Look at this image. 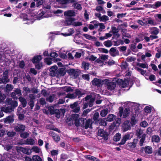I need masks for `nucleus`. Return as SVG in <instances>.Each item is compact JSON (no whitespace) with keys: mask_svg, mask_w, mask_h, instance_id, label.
Returning a JSON list of instances; mask_svg holds the SVG:
<instances>
[{"mask_svg":"<svg viewBox=\"0 0 161 161\" xmlns=\"http://www.w3.org/2000/svg\"><path fill=\"white\" fill-rule=\"evenodd\" d=\"M50 6L49 5L44 4V5L43 11L38 15V19H40L44 18L49 17L50 15Z\"/></svg>","mask_w":161,"mask_h":161,"instance_id":"f257e3e1","label":"nucleus"},{"mask_svg":"<svg viewBox=\"0 0 161 161\" xmlns=\"http://www.w3.org/2000/svg\"><path fill=\"white\" fill-rule=\"evenodd\" d=\"M58 108V104L56 103L51 106V115L54 114L55 117L59 119L60 117V111L57 109Z\"/></svg>","mask_w":161,"mask_h":161,"instance_id":"f03ea898","label":"nucleus"},{"mask_svg":"<svg viewBox=\"0 0 161 161\" xmlns=\"http://www.w3.org/2000/svg\"><path fill=\"white\" fill-rule=\"evenodd\" d=\"M14 130L16 132L19 133L24 132L26 128L25 125L22 124H17L14 126Z\"/></svg>","mask_w":161,"mask_h":161,"instance_id":"7ed1b4c3","label":"nucleus"},{"mask_svg":"<svg viewBox=\"0 0 161 161\" xmlns=\"http://www.w3.org/2000/svg\"><path fill=\"white\" fill-rule=\"evenodd\" d=\"M98 135L103 138L104 140L107 141L108 138V133L103 129H100L98 130Z\"/></svg>","mask_w":161,"mask_h":161,"instance_id":"20e7f679","label":"nucleus"},{"mask_svg":"<svg viewBox=\"0 0 161 161\" xmlns=\"http://www.w3.org/2000/svg\"><path fill=\"white\" fill-rule=\"evenodd\" d=\"M69 75L72 76L74 79H76L79 75V73L78 70L74 69H70L67 71Z\"/></svg>","mask_w":161,"mask_h":161,"instance_id":"39448f33","label":"nucleus"},{"mask_svg":"<svg viewBox=\"0 0 161 161\" xmlns=\"http://www.w3.org/2000/svg\"><path fill=\"white\" fill-rule=\"evenodd\" d=\"M105 83L107 84V88L108 90L111 91L114 90L116 87V84L114 82H110L108 79H106L105 80Z\"/></svg>","mask_w":161,"mask_h":161,"instance_id":"423d86ee","label":"nucleus"},{"mask_svg":"<svg viewBox=\"0 0 161 161\" xmlns=\"http://www.w3.org/2000/svg\"><path fill=\"white\" fill-rule=\"evenodd\" d=\"M70 108L73 109V111L75 113H78L80 110V108L78 105V102L76 101L73 104H71L69 105Z\"/></svg>","mask_w":161,"mask_h":161,"instance_id":"0eeeda50","label":"nucleus"},{"mask_svg":"<svg viewBox=\"0 0 161 161\" xmlns=\"http://www.w3.org/2000/svg\"><path fill=\"white\" fill-rule=\"evenodd\" d=\"M131 128L130 121L128 120L125 121L122 125V129L124 131H126L130 130Z\"/></svg>","mask_w":161,"mask_h":161,"instance_id":"6e6552de","label":"nucleus"},{"mask_svg":"<svg viewBox=\"0 0 161 161\" xmlns=\"http://www.w3.org/2000/svg\"><path fill=\"white\" fill-rule=\"evenodd\" d=\"M103 81L101 79L95 78L92 81V84L97 87H100L103 85Z\"/></svg>","mask_w":161,"mask_h":161,"instance_id":"1a4fd4ad","label":"nucleus"},{"mask_svg":"<svg viewBox=\"0 0 161 161\" xmlns=\"http://www.w3.org/2000/svg\"><path fill=\"white\" fill-rule=\"evenodd\" d=\"M74 18H71L68 20L67 22V24L68 25H72L74 26H77L82 25V23L81 22H75L74 21Z\"/></svg>","mask_w":161,"mask_h":161,"instance_id":"9d476101","label":"nucleus"},{"mask_svg":"<svg viewBox=\"0 0 161 161\" xmlns=\"http://www.w3.org/2000/svg\"><path fill=\"white\" fill-rule=\"evenodd\" d=\"M65 69V68H59L56 71V76H64L67 72Z\"/></svg>","mask_w":161,"mask_h":161,"instance_id":"9b49d317","label":"nucleus"},{"mask_svg":"<svg viewBox=\"0 0 161 161\" xmlns=\"http://www.w3.org/2000/svg\"><path fill=\"white\" fill-rule=\"evenodd\" d=\"M42 59L41 56L37 55L34 56L31 61L33 64H35L40 62Z\"/></svg>","mask_w":161,"mask_h":161,"instance_id":"f8f14e48","label":"nucleus"},{"mask_svg":"<svg viewBox=\"0 0 161 161\" xmlns=\"http://www.w3.org/2000/svg\"><path fill=\"white\" fill-rule=\"evenodd\" d=\"M136 114H132L130 119V122L132 126H134L137 123V119H136Z\"/></svg>","mask_w":161,"mask_h":161,"instance_id":"ddd939ff","label":"nucleus"},{"mask_svg":"<svg viewBox=\"0 0 161 161\" xmlns=\"http://www.w3.org/2000/svg\"><path fill=\"white\" fill-rule=\"evenodd\" d=\"M140 36L142 37L141 39H144L145 40H153L158 38V36L155 35H151L149 37L145 36L143 35H141Z\"/></svg>","mask_w":161,"mask_h":161,"instance_id":"4468645a","label":"nucleus"},{"mask_svg":"<svg viewBox=\"0 0 161 161\" xmlns=\"http://www.w3.org/2000/svg\"><path fill=\"white\" fill-rule=\"evenodd\" d=\"M92 121L90 119H88L86 121L83 127L85 129H87L88 128H92Z\"/></svg>","mask_w":161,"mask_h":161,"instance_id":"2eb2a0df","label":"nucleus"},{"mask_svg":"<svg viewBox=\"0 0 161 161\" xmlns=\"http://www.w3.org/2000/svg\"><path fill=\"white\" fill-rule=\"evenodd\" d=\"M138 141V140L137 139H134L133 142L129 143L128 144V146L130 149H134L136 147Z\"/></svg>","mask_w":161,"mask_h":161,"instance_id":"dca6fc26","label":"nucleus"},{"mask_svg":"<svg viewBox=\"0 0 161 161\" xmlns=\"http://www.w3.org/2000/svg\"><path fill=\"white\" fill-rule=\"evenodd\" d=\"M13 88L14 86L10 84H7L6 85L5 91L6 93L8 94L9 92L12 91Z\"/></svg>","mask_w":161,"mask_h":161,"instance_id":"f3484780","label":"nucleus"},{"mask_svg":"<svg viewBox=\"0 0 161 161\" xmlns=\"http://www.w3.org/2000/svg\"><path fill=\"white\" fill-rule=\"evenodd\" d=\"M81 90L80 89H77L75 90L74 93L76 98L78 97V98H79L85 94L84 93H82Z\"/></svg>","mask_w":161,"mask_h":161,"instance_id":"a211bd4d","label":"nucleus"},{"mask_svg":"<svg viewBox=\"0 0 161 161\" xmlns=\"http://www.w3.org/2000/svg\"><path fill=\"white\" fill-rule=\"evenodd\" d=\"M64 16H75V13L72 10H68L65 11L64 13Z\"/></svg>","mask_w":161,"mask_h":161,"instance_id":"6ab92c4d","label":"nucleus"},{"mask_svg":"<svg viewBox=\"0 0 161 161\" xmlns=\"http://www.w3.org/2000/svg\"><path fill=\"white\" fill-rule=\"evenodd\" d=\"M14 120L13 116H8L4 119V122L5 123H11L14 122Z\"/></svg>","mask_w":161,"mask_h":161,"instance_id":"aec40b11","label":"nucleus"},{"mask_svg":"<svg viewBox=\"0 0 161 161\" xmlns=\"http://www.w3.org/2000/svg\"><path fill=\"white\" fill-rule=\"evenodd\" d=\"M19 101L21 103L22 106L23 108H25L27 105V101L25 99L21 97H19Z\"/></svg>","mask_w":161,"mask_h":161,"instance_id":"412c9836","label":"nucleus"},{"mask_svg":"<svg viewBox=\"0 0 161 161\" xmlns=\"http://www.w3.org/2000/svg\"><path fill=\"white\" fill-rule=\"evenodd\" d=\"M115 120L110 125V126H114V127H117L119 126L121 122V119L120 118H118L116 119H115Z\"/></svg>","mask_w":161,"mask_h":161,"instance_id":"4be33fe9","label":"nucleus"},{"mask_svg":"<svg viewBox=\"0 0 161 161\" xmlns=\"http://www.w3.org/2000/svg\"><path fill=\"white\" fill-rule=\"evenodd\" d=\"M150 33L155 35H157L159 32V30L156 27H153L150 29Z\"/></svg>","mask_w":161,"mask_h":161,"instance_id":"5701e85b","label":"nucleus"},{"mask_svg":"<svg viewBox=\"0 0 161 161\" xmlns=\"http://www.w3.org/2000/svg\"><path fill=\"white\" fill-rule=\"evenodd\" d=\"M145 152L146 154H150L153 153V149L150 146H146L145 147Z\"/></svg>","mask_w":161,"mask_h":161,"instance_id":"b1692460","label":"nucleus"},{"mask_svg":"<svg viewBox=\"0 0 161 161\" xmlns=\"http://www.w3.org/2000/svg\"><path fill=\"white\" fill-rule=\"evenodd\" d=\"M116 116L113 114H110L107 116L106 119V121L109 122H111L113 121L114 119H116Z\"/></svg>","mask_w":161,"mask_h":161,"instance_id":"393cba45","label":"nucleus"},{"mask_svg":"<svg viewBox=\"0 0 161 161\" xmlns=\"http://www.w3.org/2000/svg\"><path fill=\"white\" fill-rule=\"evenodd\" d=\"M130 110L129 108H125L123 113V117L124 118H125L128 116L130 114Z\"/></svg>","mask_w":161,"mask_h":161,"instance_id":"a878e982","label":"nucleus"},{"mask_svg":"<svg viewBox=\"0 0 161 161\" xmlns=\"http://www.w3.org/2000/svg\"><path fill=\"white\" fill-rule=\"evenodd\" d=\"M51 135L53 139L56 142H58L60 140V137L59 136L55 134L53 132L51 131Z\"/></svg>","mask_w":161,"mask_h":161,"instance_id":"bb28decb","label":"nucleus"},{"mask_svg":"<svg viewBox=\"0 0 161 161\" xmlns=\"http://www.w3.org/2000/svg\"><path fill=\"white\" fill-rule=\"evenodd\" d=\"M2 111H3L6 113L10 112H12L13 110L12 109V108L10 107H4L1 108Z\"/></svg>","mask_w":161,"mask_h":161,"instance_id":"cd10ccee","label":"nucleus"},{"mask_svg":"<svg viewBox=\"0 0 161 161\" xmlns=\"http://www.w3.org/2000/svg\"><path fill=\"white\" fill-rule=\"evenodd\" d=\"M58 68V66L56 65L51 67V76H53L52 73H53L55 76H56V71L57 70Z\"/></svg>","mask_w":161,"mask_h":161,"instance_id":"c85d7f7f","label":"nucleus"},{"mask_svg":"<svg viewBox=\"0 0 161 161\" xmlns=\"http://www.w3.org/2000/svg\"><path fill=\"white\" fill-rule=\"evenodd\" d=\"M136 42H133L130 46V49L134 52H136L137 51V50L136 48Z\"/></svg>","mask_w":161,"mask_h":161,"instance_id":"c756f323","label":"nucleus"},{"mask_svg":"<svg viewBox=\"0 0 161 161\" xmlns=\"http://www.w3.org/2000/svg\"><path fill=\"white\" fill-rule=\"evenodd\" d=\"M75 31L73 29H69L68 30V33H62L61 34L64 36H69L71 35L74 33Z\"/></svg>","mask_w":161,"mask_h":161,"instance_id":"7c9ffc66","label":"nucleus"},{"mask_svg":"<svg viewBox=\"0 0 161 161\" xmlns=\"http://www.w3.org/2000/svg\"><path fill=\"white\" fill-rule=\"evenodd\" d=\"M35 143L34 140L32 138L27 139L25 141V144L33 145Z\"/></svg>","mask_w":161,"mask_h":161,"instance_id":"2f4dec72","label":"nucleus"},{"mask_svg":"<svg viewBox=\"0 0 161 161\" xmlns=\"http://www.w3.org/2000/svg\"><path fill=\"white\" fill-rule=\"evenodd\" d=\"M147 22L148 23L152 25H156V22L154 20L151 18H148L147 19Z\"/></svg>","mask_w":161,"mask_h":161,"instance_id":"473e14b6","label":"nucleus"},{"mask_svg":"<svg viewBox=\"0 0 161 161\" xmlns=\"http://www.w3.org/2000/svg\"><path fill=\"white\" fill-rule=\"evenodd\" d=\"M143 130H139L136 131V135L138 138H141L142 137V135L143 134Z\"/></svg>","mask_w":161,"mask_h":161,"instance_id":"72a5a7b5","label":"nucleus"},{"mask_svg":"<svg viewBox=\"0 0 161 161\" xmlns=\"http://www.w3.org/2000/svg\"><path fill=\"white\" fill-rule=\"evenodd\" d=\"M99 121H98L99 123V124L100 125H102L103 126H106L107 125L106 119L103 118L99 120Z\"/></svg>","mask_w":161,"mask_h":161,"instance_id":"f704fd0d","label":"nucleus"},{"mask_svg":"<svg viewBox=\"0 0 161 161\" xmlns=\"http://www.w3.org/2000/svg\"><path fill=\"white\" fill-rule=\"evenodd\" d=\"M79 115L78 114H73L71 116L70 119L72 120L75 121L79 119Z\"/></svg>","mask_w":161,"mask_h":161,"instance_id":"c9c22d12","label":"nucleus"},{"mask_svg":"<svg viewBox=\"0 0 161 161\" xmlns=\"http://www.w3.org/2000/svg\"><path fill=\"white\" fill-rule=\"evenodd\" d=\"M20 136L21 138H26L28 137L29 135V133L27 132H22L20 133Z\"/></svg>","mask_w":161,"mask_h":161,"instance_id":"e433bc0d","label":"nucleus"},{"mask_svg":"<svg viewBox=\"0 0 161 161\" xmlns=\"http://www.w3.org/2000/svg\"><path fill=\"white\" fill-rule=\"evenodd\" d=\"M146 136V135L145 134H143L142 135L139 142V145L140 146H142L143 145Z\"/></svg>","mask_w":161,"mask_h":161,"instance_id":"4c0bfd02","label":"nucleus"},{"mask_svg":"<svg viewBox=\"0 0 161 161\" xmlns=\"http://www.w3.org/2000/svg\"><path fill=\"white\" fill-rule=\"evenodd\" d=\"M136 65L143 68L148 69V67L147 64L145 63H137L136 64Z\"/></svg>","mask_w":161,"mask_h":161,"instance_id":"58836bf2","label":"nucleus"},{"mask_svg":"<svg viewBox=\"0 0 161 161\" xmlns=\"http://www.w3.org/2000/svg\"><path fill=\"white\" fill-rule=\"evenodd\" d=\"M121 137V135L120 133H116L114 137V140L115 142H118L119 141Z\"/></svg>","mask_w":161,"mask_h":161,"instance_id":"ea45409f","label":"nucleus"},{"mask_svg":"<svg viewBox=\"0 0 161 161\" xmlns=\"http://www.w3.org/2000/svg\"><path fill=\"white\" fill-rule=\"evenodd\" d=\"M130 139L131 138L130 137V134L127 133L123 136L122 140L125 143L126 141L130 140Z\"/></svg>","mask_w":161,"mask_h":161,"instance_id":"a19ab883","label":"nucleus"},{"mask_svg":"<svg viewBox=\"0 0 161 161\" xmlns=\"http://www.w3.org/2000/svg\"><path fill=\"white\" fill-rule=\"evenodd\" d=\"M108 113V109L107 108L101 111L100 113V115L104 117L106 116Z\"/></svg>","mask_w":161,"mask_h":161,"instance_id":"79ce46f5","label":"nucleus"},{"mask_svg":"<svg viewBox=\"0 0 161 161\" xmlns=\"http://www.w3.org/2000/svg\"><path fill=\"white\" fill-rule=\"evenodd\" d=\"M152 140L153 142L158 143L160 141V138L158 136L154 135L152 136Z\"/></svg>","mask_w":161,"mask_h":161,"instance_id":"37998d69","label":"nucleus"},{"mask_svg":"<svg viewBox=\"0 0 161 161\" xmlns=\"http://www.w3.org/2000/svg\"><path fill=\"white\" fill-rule=\"evenodd\" d=\"M109 20L108 17L106 15H104L101 17L100 18L99 20L101 21L106 22Z\"/></svg>","mask_w":161,"mask_h":161,"instance_id":"c03bdc74","label":"nucleus"},{"mask_svg":"<svg viewBox=\"0 0 161 161\" xmlns=\"http://www.w3.org/2000/svg\"><path fill=\"white\" fill-rule=\"evenodd\" d=\"M10 105L11 106L10 107L12 108V109L13 110L14 109L18 106V103L16 101L13 100V102Z\"/></svg>","mask_w":161,"mask_h":161,"instance_id":"a18cd8bd","label":"nucleus"},{"mask_svg":"<svg viewBox=\"0 0 161 161\" xmlns=\"http://www.w3.org/2000/svg\"><path fill=\"white\" fill-rule=\"evenodd\" d=\"M103 44L106 47H109L112 46V41H105Z\"/></svg>","mask_w":161,"mask_h":161,"instance_id":"49530a36","label":"nucleus"},{"mask_svg":"<svg viewBox=\"0 0 161 161\" xmlns=\"http://www.w3.org/2000/svg\"><path fill=\"white\" fill-rule=\"evenodd\" d=\"M112 36V34L110 33H106L105 36H101L100 37V39L101 40L106 39L109 37H111Z\"/></svg>","mask_w":161,"mask_h":161,"instance_id":"de8ad7c7","label":"nucleus"},{"mask_svg":"<svg viewBox=\"0 0 161 161\" xmlns=\"http://www.w3.org/2000/svg\"><path fill=\"white\" fill-rule=\"evenodd\" d=\"M111 31H110V33L112 32L113 34L118 33L119 32L118 29L115 27L112 26L111 28Z\"/></svg>","mask_w":161,"mask_h":161,"instance_id":"09e8293b","label":"nucleus"},{"mask_svg":"<svg viewBox=\"0 0 161 161\" xmlns=\"http://www.w3.org/2000/svg\"><path fill=\"white\" fill-rule=\"evenodd\" d=\"M89 64L88 63L83 62L82 63V66L83 67L84 69L85 70H87L89 69Z\"/></svg>","mask_w":161,"mask_h":161,"instance_id":"8fccbe9b","label":"nucleus"},{"mask_svg":"<svg viewBox=\"0 0 161 161\" xmlns=\"http://www.w3.org/2000/svg\"><path fill=\"white\" fill-rule=\"evenodd\" d=\"M135 69L138 72H140L142 75H144L146 72V70H144L138 67H136Z\"/></svg>","mask_w":161,"mask_h":161,"instance_id":"3c124183","label":"nucleus"},{"mask_svg":"<svg viewBox=\"0 0 161 161\" xmlns=\"http://www.w3.org/2000/svg\"><path fill=\"white\" fill-rule=\"evenodd\" d=\"M84 157L86 159L91 161H93L95 158L94 157L88 155H85L84 156Z\"/></svg>","mask_w":161,"mask_h":161,"instance_id":"603ef678","label":"nucleus"},{"mask_svg":"<svg viewBox=\"0 0 161 161\" xmlns=\"http://www.w3.org/2000/svg\"><path fill=\"white\" fill-rule=\"evenodd\" d=\"M116 49L115 47H112L110 48L109 50V53L111 56L114 57L116 56V55L113 53H114L116 52Z\"/></svg>","mask_w":161,"mask_h":161,"instance_id":"864d4df0","label":"nucleus"},{"mask_svg":"<svg viewBox=\"0 0 161 161\" xmlns=\"http://www.w3.org/2000/svg\"><path fill=\"white\" fill-rule=\"evenodd\" d=\"M73 6L75 8L78 10H80L82 8L80 4L77 3H74L73 5Z\"/></svg>","mask_w":161,"mask_h":161,"instance_id":"5fc2aeb1","label":"nucleus"},{"mask_svg":"<svg viewBox=\"0 0 161 161\" xmlns=\"http://www.w3.org/2000/svg\"><path fill=\"white\" fill-rule=\"evenodd\" d=\"M99 26V28L98 29V31H102L105 28V26L104 24L103 23H97Z\"/></svg>","mask_w":161,"mask_h":161,"instance_id":"6e6d98bb","label":"nucleus"},{"mask_svg":"<svg viewBox=\"0 0 161 161\" xmlns=\"http://www.w3.org/2000/svg\"><path fill=\"white\" fill-rule=\"evenodd\" d=\"M32 159L34 161H42L40 157L38 155H33L32 157Z\"/></svg>","mask_w":161,"mask_h":161,"instance_id":"4d7b16f0","label":"nucleus"},{"mask_svg":"<svg viewBox=\"0 0 161 161\" xmlns=\"http://www.w3.org/2000/svg\"><path fill=\"white\" fill-rule=\"evenodd\" d=\"M2 79L4 84H6L9 82L8 76H3Z\"/></svg>","mask_w":161,"mask_h":161,"instance_id":"13d9d810","label":"nucleus"},{"mask_svg":"<svg viewBox=\"0 0 161 161\" xmlns=\"http://www.w3.org/2000/svg\"><path fill=\"white\" fill-rule=\"evenodd\" d=\"M16 134V132L12 131H8L7 133L8 136L9 137H12L15 136Z\"/></svg>","mask_w":161,"mask_h":161,"instance_id":"bf43d9fd","label":"nucleus"},{"mask_svg":"<svg viewBox=\"0 0 161 161\" xmlns=\"http://www.w3.org/2000/svg\"><path fill=\"white\" fill-rule=\"evenodd\" d=\"M5 98V95L4 94L2 93L0 91V103L3 102Z\"/></svg>","mask_w":161,"mask_h":161,"instance_id":"052dcab7","label":"nucleus"},{"mask_svg":"<svg viewBox=\"0 0 161 161\" xmlns=\"http://www.w3.org/2000/svg\"><path fill=\"white\" fill-rule=\"evenodd\" d=\"M99 117V114L98 112H96L94 114L93 117V119L95 121H99L98 120V117Z\"/></svg>","mask_w":161,"mask_h":161,"instance_id":"680f3d73","label":"nucleus"},{"mask_svg":"<svg viewBox=\"0 0 161 161\" xmlns=\"http://www.w3.org/2000/svg\"><path fill=\"white\" fill-rule=\"evenodd\" d=\"M34 64H35V68L38 70H40L42 66V63L41 62L37 63Z\"/></svg>","mask_w":161,"mask_h":161,"instance_id":"e2e57ef3","label":"nucleus"},{"mask_svg":"<svg viewBox=\"0 0 161 161\" xmlns=\"http://www.w3.org/2000/svg\"><path fill=\"white\" fill-rule=\"evenodd\" d=\"M80 125L81 127H83L86 121V119L85 118H81L79 119Z\"/></svg>","mask_w":161,"mask_h":161,"instance_id":"0e129e2a","label":"nucleus"},{"mask_svg":"<svg viewBox=\"0 0 161 161\" xmlns=\"http://www.w3.org/2000/svg\"><path fill=\"white\" fill-rule=\"evenodd\" d=\"M83 36L86 39L88 40H95L96 38L92 36L87 34H84Z\"/></svg>","mask_w":161,"mask_h":161,"instance_id":"69168bd1","label":"nucleus"},{"mask_svg":"<svg viewBox=\"0 0 161 161\" xmlns=\"http://www.w3.org/2000/svg\"><path fill=\"white\" fill-rule=\"evenodd\" d=\"M95 97H92L88 103V105L90 107H91L93 105V103L95 102Z\"/></svg>","mask_w":161,"mask_h":161,"instance_id":"338daca9","label":"nucleus"},{"mask_svg":"<svg viewBox=\"0 0 161 161\" xmlns=\"http://www.w3.org/2000/svg\"><path fill=\"white\" fill-rule=\"evenodd\" d=\"M32 150L36 153H38L40 151V149L37 146H34L32 148Z\"/></svg>","mask_w":161,"mask_h":161,"instance_id":"774afa93","label":"nucleus"}]
</instances>
